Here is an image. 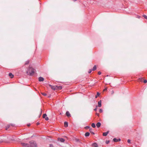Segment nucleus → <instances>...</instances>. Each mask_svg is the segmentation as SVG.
<instances>
[{"instance_id":"nucleus-29","label":"nucleus","mask_w":147,"mask_h":147,"mask_svg":"<svg viewBox=\"0 0 147 147\" xmlns=\"http://www.w3.org/2000/svg\"><path fill=\"white\" fill-rule=\"evenodd\" d=\"M98 75H100L101 74V72L100 71H99L98 72Z\"/></svg>"},{"instance_id":"nucleus-6","label":"nucleus","mask_w":147,"mask_h":147,"mask_svg":"<svg viewBox=\"0 0 147 147\" xmlns=\"http://www.w3.org/2000/svg\"><path fill=\"white\" fill-rule=\"evenodd\" d=\"M44 79L42 77H40L38 78V80L40 82H42L44 81Z\"/></svg>"},{"instance_id":"nucleus-7","label":"nucleus","mask_w":147,"mask_h":147,"mask_svg":"<svg viewBox=\"0 0 147 147\" xmlns=\"http://www.w3.org/2000/svg\"><path fill=\"white\" fill-rule=\"evenodd\" d=\"M66 114L67 116L68 117H70L71 116L69 112L68 111L66 112Z\"/></svg>"},{"instance_id":"nucleus-25","label":"nucleus","mask_w":147,"mask_h":147,"mask_svg":"<svg viewBox=\"0 0 147 147\" xmlns=\"http://www.w3.org/2000/svg\"><path fill=\"white\" fill-rule=\"evenodd\" d=\"M45 119L46 121H47L49 120V118L48 117H46L45 118Z\"/></svg>"},{"instance_id":"nucleus-12","label":"nucleus","mask_w":147,"mask_h":147,"mask_svg":"<svg viewBox=\"0 0 147 147\" xmlns=\"http://www.w3.org/2000/svg\"><path fill=\"white\" fill-rule=\"evenodd\" d=\"M100 125L101 124L100 122H98L96 124V126L98 128L100 127Z\"/></svg>"},{"instance_id":"nucleus-31","label":"nucleus","mask_w":147,"mask_h":147,"mask_svg":"<svg viewBox=\"0 0 147 147\" xmlns=\"http://www.w3.org/2000/svg\"><path fill=\"white\" fill-rule=\"evenodd\" d=\"M109 142V141H107L106 142V143L107 144H108Z\"/></svg>"},{"instance_id":"nucleus-30","label":"nucleus","mask_w":147,"mask_h":147,"mask_svg":"<svg viewBox=\"0 0 147 147\" xmlns=\"http://www.w3.org/2000/svg\"><path fill=\"white\" fill-rule=\"evenodd\" d=\"M127 142L128 143H130V140H129V139H128L127 140Z\"/></svg>"},{"instance_id":"nucleus-28","label":"nucleus","mask_w":147,"mask_h":147,"mask_svg":"<svg viewBox=\"0 0 147 147\" xmlns=\"http://www.w3.org/2000/svg\"><path fill=\"white\" fill-rule=\"evenodd\" d=\"M54 147L53 145L52 144H50V147Z\"/></svg>"},{"instance_id":"nucleus-32","label":"nucleus","mask_w":147,"mask_h":147,"mask_svg":"<svg viewBox=\"0 0 147 147\" xmlns=\"http://www.w3.org/2000/svg\"><path fill=\"white\" fill-rule=\"evenodd\" d=\"M92 71L91 69L89 70V71H88V72L89 74H90L91 73Z\"/></svg>"},{"instance_id":"nucleus-39","label":"nucleus","mask_w":147,"mask_h":147,"mask_svg":"<svg viewBox=\"0 0 147 147\" xmlns=\"http://www.w3.org/2000/svg\"><path fill=\"white\" fill-rule=\"evenodd\" d=\"M96 110H97V108H96L95 109H94V110L95 111H96Z\"/></svg>"},{"instance_id":"nucleus-27","label":"nucleus","mask_w":147,"mask_h":147,"mask_svg":"<svg viewBox=\"0 0 147 147\" xmlns=\"http://www.w3.org/2000/svg\"><path fill=\"white\" fill-rule=\"evenodd\" d=\"M9 125H7V126L6 127V129H7L9 127Z\"/></svg>"},{"instance_id":"nucleus-35","label":"nucleus","mask_w":147,"mask_h":147,"mask_svg":"<svg viewBox=\"0 0 147 147\" xmlns=\"http://www.w3.org/2000/svg\"><path fill=\"white\" fill-rule=\"evenodd\" d=\"M147 81L146 80H144V83H146L147 82Z\"/></svg>"},{"instance_id":"nucleus-34","label":"nucleus","mask_w":147,"mask_h":147,"mask_svg":"<svg viewBox=\"0 0 147 147\" xmlns=\"http://www.w3.org/2000/svg\"><path fill=\"white\" fill-rule=\"evenodd\" d=\"M85 128L86 129H88L90 127L89 126H87V127H86Z\"/></svg>"},{"instance_id":"nucleus-36","label":"nucleus","mask_w":147,"mask_h":147,"mask_svg":"<svg viewBox=\"0 0 147 147\" xmlns=\"http://www.w3.org/2000/svg\"><path fill=\"white\" fill-rule=\"evenodd\" d=\"M96 115H97L98 116H99V114H98V113H96Z\"/></svg>"},{"instance_id":"nucleus-20","label":"nucleus","mask_w":147,"mask_h":147,"mask_svg":"<svg viewBox=\"0 0 147 147\" xmlns=\"http://www.w3.org/2000/svg\"><path fill=\"white\" fill-rule=\"evenodd\" d=\"M96 69V65H94V66L93 67L92 69V70L94 71Z\"/></svg>"},{"instance_id":"nucleus-33","label":"nucleus","mask_w":147,"mask_h":147,"mask_svg":"<svg viewBox=\"0 0 147 147\" xmlns=\"http://www.w3.org/2000/svg\"><path fill=\"white\" fill-rule=\"evenodd\" d=\"M107 88H105L103 90V91H105L106 90H107Z\"/></svg>"},{"instance_id":"nucleus-15","label":"nucleus","mask_w":147,"mask_h":147,"mask_svg":"<svg viewBox=\"0 0 147 147\" xmlns=\"http://www.w3.org/2000/svg\"><path fill=\"white\" fill-rule=\"evenodd\" d=\"M9 76L11 78H12L13 77V75L11 73H9Z\"/></svg>"},{"instance_id":"nucleus-14","label":"nucleus","mask_w":147,"mask_h":147,"mask_svg":"<svg viewBox=\"0 0 147 147\" xmlns=\"http://www.w3.org/2000/svg\"><path fill=\"white\" fill-rule=\"evenodd\" d=\"M64 126L65 127H67L68 126V123L65 121L64 123Z\"/></svg>"},{"instance_id":"nucleus-18","label":"nucleus","mask_w":147,"mask_h":147,"mask_svg":"<svg viewBox=\"0 0 147 147\" xmlns=\"http://www.w3.org/2000/svg\"><path fill=\"white\" fill-rule=\"evenodd\" d=\"M91 126L93 128H95L96 127L95 124L94 123L92 124Z\"/></svg>"},{"instance_id":"nucleus-21","label":"nucleus","mask_w":147,"mask_h":147,"mask_svg":"<svg viewBox=\"0 0 147 147\" xmlns=\"http://www.w3.org/2000/svg\"><path fill=\"white\" fill-rule=\"evenodd\" d=\"M47 116V115L46 114H44L43 115V118H45V117Z\"/></svg>"},{"instance_id":"nucleus-17","label":"nucleus","mask_w":147,"mask_h":147,"mask_svg":"<svg viewBox=\"0 0 147 147\" xmlns=\"http://www.w3.org/2000/svg\"><path fill=\"white\" fill-rule=\"evenodd\" d=\"M90 133L89 132H86L85 134V136H86L87 137L89 136Z\"/></svg>"},{"instance_id":"nucleus-19","label":"nucleus","mask_w":147,"mask_h":147,"mask_svg":"<svg viewBox=\"0 0 147 147\" xmlns=\"http://www.w3.org/2000/svg\"><path fill=\"white\" fill-rule=\"evenodd\" d=\"M89 130L91 133L93 134H94V133L92 131V129H90Z\"/></svg>"},{"instance_id":"nucleus-1","label":"nucleus","mask_w":147,"mask_h":147,"mask_svg":"<svg viewBox=\"0 0 147 147\" xmlns=\"http://www.w3.org/2000/svg\"><path fill=\"white\" fill-rule=\"evenodd\" d=\"M34 70L32 67H29L28 69V70L27 72V73L28 75H32L34 73Z\"/></svg>"},{"instance_id":"nucleus-40","label":"nucleus","mask_w":147,"mask_h":147,"mask_svg":"<svg viewBox=\"0 0 147 147\" xmlns=\"http://www.w3.org/2000/svg\"><path fill=\"white\" fill-rule=\"evenodd\" d=\"M42 109H41V110H40V111L41 112V114H41V113H42Z\"/></svg>"},{"instance_id":"nucleus-23","label":"nucleus","mask_w":147,"mask_h":147,"mask_svg":"<svg viewBox=\"0 0 147 147\" xmlns=\"http://www.w3.org/2000/svg\"><path fill=\"white\" fill-rule=\"evenodd\" d=\"M143 16L144 17V18L147 20V16L145 15H144Z\"/></svg>"},{"instance_id":"nucleus-26","label":"nucleus","mask_w":147,"mask_h":147,"mask_svg":"<svg viewBox=\"0 0 147 147\" xmlns=\"http://www.w3.org/2000/svg\"><path fill=\"white\" fill-rule=\"evenodd\" d=\"M102 109H99V112H100L101 113V112H102Z\"/></svg>"},{"instance_id":"nucleus-37","label":"nucleus","mask_w":147,"mask_h":147,"mask_svg":"<svg viewBox=\"0 0 147 147\" xmlns=\"http://www.w3.org/2000/svg\"><path fill=\"white\" fill-rule=\"evenodd\" d=\"M39 124V123L38 122H37L36 123V125H38Z\"/></svg>"},{"instance_id":"nucleus-3","label":"nucleus","mask_w":147,"mask_h":147,"mask_svg":"<svg viewBox=\"0 0 147 147\" xmlns=\"http://www.w3.org/2000/svg\"><path fill=\"white\" fill-rule=\"evenodd\" d=\"M21 144L23 147H30L29 145L27 144L22 143Z\"/></svg>"},{"instance_id":"nucleus-38","label":"nucleus","mask_w":147,"mask_h":147,"mask_svg":"<svg viewBox=\"0 0 147 147\" xmlns=\"http://www.w3.org/2000/svg\"><path fill=\"white\" fill-rule=\"evenodd\" d=\"M30 125V124H27V126H29Z\"/></svg>"},{"instance_id":"nucleus-16","label":"nucleus","mask_w":147,"mask_h":147,"mask_svg":"<svg viewBox=\"0 0 147 147\" xmlns=\"http://www.w3.org/2000/svg\"><path fill=\"white\" fill-rule=\"evenodd\" d=\"M100 93H99L98 92H97V94L95 96V98H97L98 96H99L100 95Z\"/></svg>"},{"instance_id":"nucleus-24","label":"nucleus","mask_w":147,"mask_h":147,"mask_svg":"<svg viewBox=\"0 0 147 147\" xmlns=\"http://www.w3.org/2000/svg\"><path fill=\"white\" fill-rule=\"evenodd\" d=\"M42 94L43 95H44V96L46 95V94L45 93H44V92L42 93Z\"/></svg>"},{"instance_id":"nucleus-22","label":"nucleus","mask_w":147,"mask_h":147,"mask_svg":"<svg viewBox=\"0 0 147 147\" xmlns=\"http://www.w3.org/2000/svg\"><path fill=\"white\" fill-rule=\"evenodd\" d=\"M29 61H26L25 63V65H27L29 63Z\"/></svg>"},{"instance_id":"nucleus-5","label":"nucleus","mask_w":147,"mask_h":147,"mask_svg":"<svg viewBox=\"0 0 147 147\" xmlns=\"http://www.w3.org/2000/svg\"><path fill=\"white\" fill-rule=\"evenodd\" d=\"M58 141L61 142H64L65 140L64 139L62 138H59L58 139Z\"/></svg>"},{"instance_id":"nucleus-4","label":"nucleus","mask_w":147,"mask_h":147,"mask_svg":"<svg viewBox=\"0 0 147 147\" xmlns=\"http://www.w3.org/2000/svg\"><path fill=\"white\" fill-rule=\"evenodd\" d=\"M49 86L52 90H56V86H53L51 85H49Z\"/></svg>"},{"instance_id":"nucleus-13","label":"nucleus","mask_w":147,"mask_h":147,"mask_svg":"<svg viewBox=\"0 0 147 147\" xmlns=\"http://www.w3.org/2000/svg\"><path fill=\"white\" fill-rule=\"evenodd\" d=\"M92 146L93 147H98L97 144L96 143H94L92 145Z\"/></svg>"},{"instance_id":"nucleus-9","label":"nucleus","mask_w":147,"mask_h":147,"mask_svg":"<svg viewBox=\"0 0 147 147\" xmlns=\"http://www.w3.org/2000/svg\"><path fill=\"white\" fill-rule=\"evenodd\" d=\"M56 90H59L62 89V87L61 86H56Z\"/></svg>"},{"instance_id":"nucleus-10","label":"nucleus","mask_w":147,"mask_h":147,"mask_svg":"<svg viewBox=\"0 0 147 147\" xmlns=\"http://www.w3.org/2000/svg\"><path fill=\"white\" fill-rule=\"evenodd\" d=\"M109 133V131H107L106 132L103 133L102 135L104 136H107V134H108Z\"/></svg>"},{"instance_id":"nucleus-2","label":"nucleus","mask_w":147,"mask_h":147,"mask_svg":"<svg viewBox=\"0 0 147 147\" xmlns=\"http://www.w3.org/2000/svg\"><path fill=\"white\" fill-rule=\"evenodd\" d=\"M31 147H37L36 142L34 141H31L30 142Z\"/></svg>"},{"instance_id":"nucleus-41","label":"nucleus","mask_w":147,"mask_h":147,"mask_svg":"<svg viewBox=\"0 0 147 147\" xmlns=\"http://www.w3.org/2000/svg\"><path fill=\"white\" fill-rule=\"evenodd\" d=\"M112 94L114 93V92L113 91H112Z\"/></svg>"},{"instance_id":"nucleus-11","label":"nucleus","mask_w":147,"mask_h":147,"mask_svg":"<svg viewBox=\"0 0 147 147\" xmlns=\"http://www.w3.org/2000/svg\"><path fill=\"white\" fill-rule=\"evenodd\" d=\"M98 106L99 107H100L101 106V101L100 100L98 102Z\"/></svg>"},{"instance_id":"nucleus-8","label":"nucleus","mask_w":147,"mask_h":147,"mask_svg":"<svg viewBox=\"0 0 147 147\" xmlns=\"http://www.w3.org/2000/svg\"><path fill=\"white\" fill-rule=\"evenodd\" d=\"M113 140L114 142H117L120 141L121 140V139H117L116 138H115L113 139Z\"/></svg>"}]
</instances>
